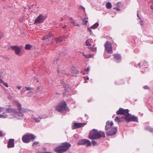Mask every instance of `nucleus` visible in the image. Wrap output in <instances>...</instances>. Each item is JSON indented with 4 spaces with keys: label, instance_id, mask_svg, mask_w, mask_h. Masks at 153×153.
<instances>
[{
    "label": "nucleus",
    "instance_id": "obj_1",
    "mask_svg": "<svg viewBox=\"0 0 153 153\" xmlns=\"http://www.w3.org/2000/svg\"><path fill=\"white\" fill-rule=\"evenodd\" d=\"M16 106L18 109L8 108L7 110V111L8 114L13 116L12 118H16L17 119L23 118L24 116L23 113L29 112L30 110L25 108H22L21 105L19 103H17Z\"/></svg>",
    "mask_w": 153,
    "mask_h": 153
},
{
    "label": "nucleus",
    "instance_id": "obj_2",
    "mask_svg": "<svg viewBox=\"0 0 153 153\" xmlns=\"http://www.w3.org/2000/svg\"><path fill=\"white\" fill-rule=\"evenodd\" d=\"M105 134L104 132L98 131L97 130L93 129L89 134V138L91 139H98L101 137H104Z\"/></svg>",
    "mask_w": 153,
    "mask_h": 153
},
{
    "label": "nucleus",
    "instance_id": "obj_3",
    "mask_svg": "<svg viewBox=\"0 0 153 153\" xmlns=\"http://www.w3.org/2000/svg\"><path fill=\"white\" fill-rule=\"evenodd\" d=\"M56 109L59 112L69 111V109L65 101L60 102L56 107Z\"/></svg>",
    "mask_w": 153,
    "mask_h": 153
},
{
    "label": "nucleus",
    "instance_id": "obj_4",
    "mask_svg": "<svg viewBox=\"0 0 153 153\" xmlns=\"http://www.w3.org/2000/svg\"><path fill=\"white\" fill-rule=\"evenodd\" d=\"M36 137L34 135L30 134H26L23 135L22 137V140L24 143H29L30 140L35 139Z\"/></svg>",
    "mask_w": 153,
    "mask_h": 153
},
{
    "label": "nucleus",
    "instance_id": "obj_5",
    "mask_svg": "<svg viewBox=\"0 0 153 153\" xmlns=\"http://www.w3.org/2000/svg\"><path fill=\"white\" fill-rule=\"evenodd\" d=\"M105 51L108 53H112L113 51L112 45L111 43L109 41H107L104 44Z\"/></svg>",
    "mask_w": 153,
    "mask_h": 153
},
{
    "label": "nucleus",
    "instance_id": "obj_6",
    "mask_svg": "<svg viewBox=\"0 0 153 153\" xmlns=\"http://www.w3.org/2000/svg\"><path fill=\"white\" fill-rule=\"evenodd\" d=\"M128 110L127 109H124L122 108H120L119 110L116 111V113L117 114H123L124 115V118L126 120V116L129 115L128 113Z\"/></svg>",
    "mask_w": 153,
    "mask_h": 153
},
{
    "label": "nucleus",
    "instance_id": "obj_7",
    "mask_svg": "<svg viewBox=\"0 0 153 153\" xmlns=\"http://www.w3.org/2000/svg\"><path fill=\"white\" fill-rule=\"evenodd\" d=\"M126 121L127 122H129L130 121L138 122V119L137 117L133 115H131V114L126 116Z\"/></svg>",
    "mask_w": 153,
    "mask_h": 153
},
{
    "label": "nucleus",
    "instance_id": "obj_8",
    "mask_svg": "<svg viewBox=\"0 0 153 153\" xmlns=\"http://www.w3.org/2000/svg\"><path fill=\"white\" fill-rule=\"evenodd\" d=\"M77 144L79 145H85L88 146H91V143L88 140L83 139L79 141Z\"/></svg>",
    "mask_w": 153,
    "mask_h": 153
},
{
    "label": "nucleus",
    "instance_id": "obj_9",
    "mask_svg": "<svg viewBox=\"0 0 153 153\" xmlns=\"http://www.w3.org/2000/svg\"><path fill=\"white\" fill-rule=\"evenodd\" d=\"M117 131V128L113 127L109 129V130L106 132V134L108 136L114 135L116 134Z\"/></svg>",
    "mask_w": 153,
    "mask_h": 153
},
{
    "label": "nucleus",
    "instance_id": "obj_10",
    "mask_svg": "<svg viewBox=\"0 0 153 153\" xmlns=\"http://www.w3.org/2000/svg\"><path fill=\"white\" fill-rule=\"evenodd\" d=\"M86 123H74V124L72 126V128L73 129H75L77 128H79L84 126Z\"/></svg>",
    "mask_w": 153,
    "mask_h": 153
},
{
    "label": "nucleus",
    "instance_id": "obj_11",
    "mask_svg": "<svg viewBox=\"0 0 153 153\" xmlns=\"http://www.w3.org/2000/svg\"><path fill=\"white\" fill-rule=\"evenodd\" d=\"M61 145L65 152L67 151L71 146V144L68 142L62 143Z\"/></svg>",
    "mask_w": 153,
    "mask_h": 153
},
{
    "label": "nucleus",
    "instance_id": "obj_12",
    "mask_svg": "<svg viewBox=\"0 0 153 153\" xmlns=\"http://www.w3.org/2000/svg\"><path fill=\"white\" fill-rule=\"evenodd\" d=\"M44 20V16L41 14H40L35 20L34 23H40L43 22Z\"/></svg>",
    "mask_w": 153,
    "mask_h": 153
},
{
    "label": "nucleus",
    "instance_id": "obj_13",
    "mask_svg": "<svg viewBox=\"0 0 153 153\" xmlns=\"http://www.w3.org/2000/svg\"><path fill=\"white\" fill-rule=\"evenodd\" d=\"M10 48L12 50L15 51L17 54H19L20 52L21 48L18 46H11Z\"/></svg>",
    "mask_w": 153,
    "mask_h": 153
},
{
    "label": "nucleus",
    "instance_id": "obj_14",
    "mask_svg": "<svg viewBox=\"0 0 153 153\" xmlns=\"http://www.w3.org/2000/svg\"><path fill=\"white\" fill-rule=\"evenodd\" d=\"M114 123L112 121H108L107 122L105 126V129L107 131L108 129L112 128L111 127L113 125Z\"/></svg>",
    "mask_w": 153,
    "mask_h": 153
},
{
    "label": "nucleus",
    "instance_id": "obj_15",
    "mask_svg": "<svg viewBox=\"0 0 153 153\" xmlns=\"http://www.w3.org/2000/svg\"><path fill=\"white\" fill-rule=\"evenodd\" d=\"M54 151L58 153H62L65 152L61 145L56 148Z\"/></svg>",
    "mask_w": 153,
    "mask_h": 153
},
{
    "label": "nucleus",
    "instance_id": "obj_16",
    "mask_svg": "<svg viewBox=\"0 0 153 153\" xmlns=\"http://www.w3.org/2000/svg\"><path fill=\"white\" fill-rule=\"evenodd\" d=\"M14 146V139H10L9 140L7 144L9 148L13 147Z\"/></svg>",
    "mask_w": 153,
    "mask_h": 153
},
{
    "label": "nucleus",
    "instance_id": "obj_17",
    "mask_svg": "<svg viewBox=\"0 0 153 153\" xmlns=\"http://www.w3.org/2000/svg\"><path fill=\"white\" fill-rule=\"evenodd\" d=\"M32 117L33 119L37 123L39 122L42 119L44 118L42 117H36L34 115H32Z\"/></svg>",
    "mask_w": 153,
    "mask_h": 153
},
{
    "label": "nucleus",
    "instance_id": "obj_18",
    "mask_svg": "<svg viewBox=\"0 0 153 153\" xmlns=\"http://www.w3.org/2000/svg\"><path fill=\"white\" fill-rule=\"evenodd\" d=\"M69 19L71 20V23L74 25V26L78 27L80 26V23H78L75 20L73 19L72 17L69 18Z\"/></svg>",
    "mask_w": 153,
    "mask_h": 153
},
{
    "label": "nucleus",
    "instance_id": "obj_19",
    "mask_svg": "<svg viewBox=\"0 0 153 153\" xmlns=\"http://www.w3.org/2000/svg\"><path fill=\"white\" fill-rule=\"evenodd\" d=\"M114 59L116 60L120 61L121 59L120 56L118 54H114L113 55Z\"/></svg>",
    "mask_w": 153,
    "mask_h": 153
},
{
    "label": "nucleus",
    "instance_id": "obj_20",
    "mask_svg": "<svg viewBox=\"0 0 153 153\" xmlns=\"http://www.w3.org/2000/svg\"><path fill=\"white\" fill-rule=\"evenodd\" d=\"M71 73L72 75L73 76H75L76 74H77V70L76 68L75 67H73L71 68Z\"/></svg>",
    "mask_w": 153,
    "mask_h": 153
},
{
    "label": "nucleus",
    "instance_id": "obj_21",
    "mask_svg": "<svg viewBox=\"0 0 153 153\" xmlns=\"http://www.w3.org/2000/svg\"><path fill=\"white\" fill-rule=\"evenodd\" d=\"M123 118V116L121 117H116L114 120L116 122L118 123L120 122Z\"/></svg>",
    "mask_w": 153,
    "mask_h": 153
},
{
    "label": "nucleus",
    "instance_id": "obj_22",
    "mask_svg": "<svg viewBox=\"0 0 153 153\" xmlns=\"http://www.w3.org/2000/svg\"><path fill=\"white\" fill-rule=\"evenodd\" d=\"M83 56L86 58H92L93 57L94 55L92 54L86 55L83 52L82 53Z\"/></svg>",
    "mask_w": 153,
    "mask_h": 153
},
{
    "label": "nucleus",
    "instance_id": "obj_23",
    "mask_svg": "<svg viewBox=\"0 0 153 153\" xmlns=\"http://www.w3.org/2000/svg\"><path fill=\"white\" fill-rule=\"evenodd\" d=\"M64 37H59L58 38H56L55 39V41L57 42H61L63 40Z\"/></svg>",
    "mask_w": 153,
    "mask_h": 153
},
{
    "label": "nucleus",
    "instance_id": "obj_24",
    "mask_svg": "<svg viewBox=\"0 0 153 153\" xmlns=\"http://www.w3.org/2000/svg\"><path fill=\"white\" fill-rule=\"evenodd\" d=\"M91 40L92 39H88L86 40L85 42L86 45L87 46H91V45L90 43V42H91Z\"/></svg>",
    "mask_w": 153,
    "mask_h": 153
},
{
    "label": "nucleus",
    "instance_id": "obj_25",
    "mask_svg": "<svg viewBox=\"0 0 153 153\" xmlns=\"http://www.w3.org/2000/svg\"><path fill=\"white\" fill-rule=\"evenodd\" d=\"M51 34L50 33L46 34L45 36L42 37V39L45 40L48 39L49 37L51 36Z\"/></svg>",
    "mask_w": 153,
    "mask_h": 153
},
{
    "label": "nucleus",
    "instance_id": "obj_26",
    "mask_svg": "<svg viewBox=\"0 0 153 153\" xmlns=\"http://www.w3.org/2000/svg\"><path fill=\"white\" fill-rule=\"evenodd\" d=\"M32 45L27 44L26 45L25 48V49L27 50H29L31 48H32Z\"/></svg>",
    "mask_w": 153,
    "mask_h": 153
},
{
    "label": "nucleus",
    "instance_id": "obj_27",
    "mask_svg": "<svg viewBox=\"0 0 153 153\" xmlns=\"http://www.w3.org/2000/svg\"><path fill=\"white\" fill-rule=\"evenodd\" d=\"M105 6L106 8L108 9H110L112 7V5L109 2L105 4Z\"/></svg>",
    "mask_w": 153,
    "mask_h": 153
},
{
    "label": "nucleus",
    "instance_id": "obj_28",
    "mask_svg": "<svg viewBox=\"0 0 153 153\" xmlns=\"http://www.w3.org/2000/svg\"><path fill=\"white\" fill-rule=\"evenodd\" d=\"M8 115L5 113H2V114H0V118H7Z\"/></svg>",
    "mask_w": 153,
    "mask_h": 153
},
{
    "label": "nucleus",
    "instance_id": "obj_29",
    "mask_svg": "<svg viewBox=\"0 0 153 153\" xmlns=\"http://www.w3.org/2000/svg\"><path fill=\"white\" fill-rule=\"evenodd\" d=\"M99 25V24L98 23H96L94 24L93 25L91 26V28L92 29H95Z\"/></svg>",
    "mask_w": 153,
    "mask_h": 153
},
{
    "label": "nucleus",
    "instance_id": "obj_30",
    "mask_svg": "<svg viewBox=\"0 0 153 153\" xmlns=\"http://www.w3.org/2000/svg\"><path fill=\"white\" fill-rule=\"evenodd\" d=\"M39 146V143L38 142H35L33 144V146L34 148H36Z\"/></svg>",
    "mask_w": 153,
    "mask_h": 153
},
{
    "label": "nucleus",
    "instance_id": "obj_31",
    "mask_svg": "<svg viewBox=\"0 0 153 153\" xmlns=\"http://www.w3.org/2000/svg\"><path fill=\"white\" fill-rule=\"evenodd\" d=\"M145 129L148 131H149L153 133V129L150 128L149 126H146Z\"/></svg>",
    "mask_w": 153,
    "mask_h": 153
},
{
    "label": "nucleus",
    "instance_id": "obj_32",
    "mask_svg": "<svg viewBox=\"0 0 153 153\" xmlns=\"http://www.w3.org/2000/svg\"><path fill=\"white\" fill-rule=\"evenodd\" d=\"M89 49L92 51H95L96 50V48H93V47H89Z\"/></svg>",
    "mask_w": 153,
    "mask_h": 153
},
{
    "label": "nucleus",
    "instance_id": "obj_33",
    "mask_svg": "<svg viewBox=\"0 0 153 153\" xmlns=\"http://www.w3.org/2000/svg\"><path fill=\"white\" fill-rule=\"evenodd\" d=\"M87 19H88V18H85V19H83L82 20L83 22H84V24L85 25H86L88 22V21Z\"/></svg>",
    "mask_w": 153,
    "mask_h": 153
},
{
    "label": "nucleus",
    "instance_id": "obj_34",
    "mask_svg": "<svg viewBox=\"0 0 153 153\" xmlns=\"http://www.w3.org/2000/svg\"><path fill=\"white\" fill-rule=\"evenodd\" d=\"M63 71L62 70H61L60 68H59L57 70V72L58 73H63Z\"/></svg>",
    "mask_w": 153,
    "mask_h": 153
},
{
    "label": "nucleus",
    "instance_id": "obj_35",
    "mask_svg": "<svg viewBox=\"0 0 153 153\" xmlns=\"http://www.w3.org/2000/svg\"><path fill=\"white\" fill-rule=\"evenodd\" d=\"M1 83H3V85H4L5 86H8V84H7V83L6 82H4L3 81L1 80Z\"/></svg>",
    "mask_w": 153,
    "mask_h": 153
},
{
    "label": "nucleus",
    "instance_id": "obj_36",
    "mask_svg": "<svg viewBox=\"0 0 153 153\" xmlns=\"http://www.w3.org/2000/svg\"><path fill=\"white\" fill-rule=\"evenodd\" d=\"M85 80V82H87V80H88L89 79V78L88 76H85V77H84Z\"/></svg>",
    "mask_w": 153,
    "mask_h": 153
},
{
    "label": "nucleus",
    "instance_id": "obj_37",
    "mask_svg": "<svg viewBox=\"0 0 153 153\" xmlns=\"http://www.w3.org/2000/svg\"><path fill=\"white\" fill-rule=\"evenodd\" d=\"M92 145L93 146H94L97 145V143L94 141H93V140L92 141Z\"/></svg>",
    "mask_w": 153,
    "mask_h": 153
},
{
    "label": "nucleus",
    "instance_id": "obj_38",
    "mask_svg": "<svg viewBox=\"0 0 153 153\" xmlns=\"http://www.w3.org/2000/svg\"><path fill=\"white\" fill-rule=\"evenodd\" d=\"M79 9H82L83 10V11H84V12H85V9L84 8V7H83L82 6H80L79 7Z\"/></svg>",
    "mask_w": 153,
    "mask_h": 153
},
{
    "label": "nucleus",
    "instance_id": "obj_39",
    "mask_svg": "<svg viewBox=\"0 0 153 153\" xmlns=\"http://www.w3.org/2000/svg\"><path fill=\"white\" fill-rule=\"evenodd\" d=\"M5 134L3 133L2 131H0V137L3 136H4Z\"/></svg>",
    "mask_w": 153,
    "mask_h": 153
},
{
    "label": "nucleus",
    "instance_id": "obj_40",
    "mask_svg": "<svg viewBox=\"0 0 153 153\" xmlns=\"http://www.w3.org/2000/svg\"><path fill=\"white\" fill-rule=\"evenodd\" d=\"M143 88L145 90H148L149 89V87H143Z\"/></svg>",
    "mask_w": 153,
    "mask_h": 153
},
{
    "label": "nucleus",
    "instance_id": "obj_41",
    "mask_svg": "<svg viewBox=\"0 0 153 153\" xmlns=\"http://www.w3.org/2000/svg\"><path fill=\"white\" fill-rule=\"evenodd\" d=\"M26 87V89L27 90H29L32 89V88H30L29 87Z\"/></svg>",
    "mask_w": 153,
    "mask_h": 153
},
{
    "label": "nucleus",
    "instance_id": "obj_42",
    "mask_svg": "<svg viewBox=\"0 0 153 153\" xmlns=\"http://www.w3.org/2000/svg\"><path fill=\"white\" fill-rule=\"evenodd\" d=\"M4 110V108L0 107V113L3 111Z\"/></svg>",
    "mask_w": 153,
    "mask_h": 153
},
{
    "label": "nucleus",
    "instance_id": "obj_43",
    "mask_svg": "<svg viewBox=\"0 0 153 153\" xmlns=\"http://www.w3.org/2000/svg\"><path fill=\"white\" fill-rule=\"evenodd\" d=\"M88 30L90 32L91 34L92 33V31L91 30V29H89V27L88 28Z\"/></svg>",
    "mask_w": 153,
    "mask_h": 153
},
{
    "label": "nucleus",
    "instance_id": "obj_44",
    "mask_svg": "<svg viewBox=\"0 0 153 153\" xmlns=\"http://www.w3.org/2000/svg\"><path fill=\"white\" fill-rule=\"evenodd\" d=\"M85 70L87 72H88L89 71V68H87L85 69Z\"/></svg>",
    "mask_w": 153,
    "mask_h": 153
},
{
    "label": "nucleus",
    "instance_id": "obj_45",
    "mask_svg": "<svg viewBox=\"0 0 153 153\" xmlns=\"http://www.w3.org/2000/svg\"><path fill=\"white\" fill-rule=\"evenodd\" d=\"M114 9H116L118 11H120V10L119 8V7H114Z\"/></svg>",
    "mask_w": 153,
    "mask_h": 153
},
{
    "label": "nucleus",
    "instance_id": "obj_46",
    "mask_svg": "<svg viewBox=\"0 0 153 153\" xmlns=\"http://www.w3.org/2000/svg\"><path fill=\"white\" fill-rule=\"evenodd\" d=\"M78 135L77 134H75L74 136V138H75L76 139L78 137Z\"/></svg>",
    "mask_w": 153,
    "mask_h": 153
},
{
    "label": "nucleus",
    "instance_id": "obj_47",
    "mask_svg": "<svg viewBox=\"0 0 153 153\" xmlns=\"http://www.w3.org/2000/svg\"><path fill=\"white\" fill-rule=\"evenodd\" d=\"M37 153H51V152H38Z\"/></svg>",
    "mask_w": 153,
    "mask_h": 153
},
{
    "label": "nucleus",
    "instance_id": "obj_48",
    "mask_svg": "<svg viewBox=\"0 0 153 153\" xmlns=\"http://www.w3.org/2000/svg\"><path fill=\"white\" fill-rule=\"evenodd\" d=\"M66 27V25H65L63 27H62L63 28H65Z\"/></svg>",
    "mask_w": 153,
    "mask_h": 153
},
{
    "label": "nucleus",
    "instance_id": "obj_49",
    "mask_svg": "<svg viewBox=\"0 0 153 153\" xmlns=\"http://www.w3.org/2000/svg\"><path fill=\"white\" fill-rule=\"evenodd\" d=\"M17 87L19 89H21V87Z\"/></svg>",
    "mask_w": 153,
    "mask_h": 153
},
{
    "label": "nucleus",
    "instance_id": "obj_50",
    "mask_svg": "<svg viewBox=\"0 0 153 153\" xmlns=\"http://www.w3.org/2000/svg\"><path fill=\"white\" fill-rule=\"evenodd\" d=\"M109 57H108V56H105V58H109Z\"/></svg>",
    "mask_w": 153,
    "mask_h": 153
},
{
    "label": "nucleus",
    "instance_id": "obj_51",
    "mask_svg": "<svg viewBox=\"0 0 153 153\" xmlns=\"http://www.w3.org/2000/svg\"><path fill=\"white\" fill-rule=\"evenodd\" d=\"M61 20L62 21H63V19L62 18H61Z\"/></svg>",
    "mask_w": 153,
    "mask_h": 153
},
{
    "label": "nucleus",
    "instance_id": "obj_52",
    "mask_svg": "<svg viewBox=\"0 0 153 153\" xmlns=\"http://www.w3.org/2000/svg\"><path fill=\"white\" fill-rule=\"evenodd\" d=\"M138 65L139 66H140V64L139 63H138Z\"/></svg>",
    "mask_w": 153,
    "mask_h": 153
},
{
    "label": "nucleus",
    "instance_id": "obj_53",
    "mask_svg": "<svg viewBox=\"0 0 153 153\" xmlns=\"http://www.w3.org/2000/svg\"><path fill=\"white\" fill-rule=\"evenodd\" d=\"M63 95L64 96V95H65V93H64V92L63 93Z\"/></svg>",
    "mask_w": 153,
    "mask_h": 153
},
{
    "label": "nucleus",
    "instance_id": "obj_54",
    "mask_svg": "<svg viewBox=\"0 0 153 153\" xmlns=\"http://www.w3.org/2000/svg\"><path fill=\"white\" fill-rule=\"evenodd\" d=\"M151 8L152 9H153V7H152V6H151Z\"/></svg>",
    "mask_w": 153,
    "mask_h": 153
},
{
    "label": "nucleus",
    "instance_id": "obj_55",
    "mask_svg": "<svg viewBox=\"0 0 153 153\" xmlns=\"http://www.w3.org/2000/svg\"><path fill=\"white\" fill-rule=\"evenodd\" d=\"M114 115H113L112 116V117L113 118L114 117Z\"/></svg>",
    "mask_w": 153,
    "mask_h": 153
},
{
    "label": "nucleus",
    "instance_id": "obj_56",
    "mask_svg": "<svg viewBox=\"0 0 153 153\" xmlns=\"http://www.w3.org/2000/svg\"><path fill=\"white\" fill-rule=\"evenodd\" d=\"M137 16L138 17V13L137 14Z\"/></svg>",
    "mask_w": 153,
    "mask_h": 153
},
{
    "label": "nucleus",
    "instance_id": "obj_57",
    "mask_svg": "<svg viewBox=\"0 0 153 153\" xmlns=\"http://www.w3.org/2000/svg\"><path fill=\"white\" fill-rule=\"evenodd\" d=\"M65 87H66L64 86V88H65Z\"/></svg>",
    "mask_w": 153,
    "mask_h": 153
}]
</instances>
